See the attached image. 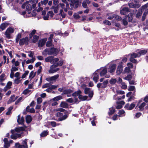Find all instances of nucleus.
I'll use <instances>...</instances> for the list:
<instances>
[{
  "label": "nucleus",
  "mask_w": 148,
  "mask_h": 148,
  "mask_svg": "<svg viewBox=\"0 0 148 148\" xmlns=\"http://www.w3.org/2000/svg\"><path fill=\"white\" fill-rule=\"evenodd\" d=\"M58 52L59 51L57 49L54 47H51L45 49L43 51L42 54L44 56L47 54L49 55H53L54 56H56Z\"/></svg>",
  "instance_id": "obj_1"
},
{
  "label": "nucleus",
  "mask_w": 148,
  "mask_h": 148,
  "mask_svg": "<svg viewBox=\"0 0 148 148\" xmlns=\"http://www.w3.org/2000/svg\"><path fill=\"white\" fill-rule=\"evenodd\" d=\"M57 111H59L61 112H64L65 114L62 117H60L58 118V121H63L66 119L68 117L69 113L68 111L66 110L65 109L62 108H59L57 110Z\"/></svg>",
  "instance_id": "obj_2"
},
{
  "label": "nucleus",
  "mask_w": 148,
  "mask_h": 148,
  "mask_svg": "<svg viewBox=\"0 0 148 148\" xmlns=\"http://www.w3.org/2000/svg\"><path fill=\"white\" fill-rule=\"evenodd\" d=\"M81 2H79V0H71L70 5L71 10L73 8L75 9L77 8L79 6L81 5Z\"/></svg>",
  "instance_id": "obj_3"
},
{
  "label": "nucleus",
  "mask_w": 148,
  "mask_h": 148,
  "mask_svg": "<svg viewBox=\"0 0 148 148\" xmlns=\"http://www.w3.org/2000/svg\"><path fill=\"white\" fill-rule=\"evenodd\" d=\"M14 32V29L12 28L9 27L7 29L5 33V35L6 37L8 39L11 38L12 37L10 36V33H12Z\"/></svg>",
  "instance_id": "obj_4"
},
{
  "label": "nucleus",
  "mask_w": 148,
  "mask_h": 148,
  "mask_svg": "<svg viewBox=\"0 0 148 148\" xmlns=\"http://www.w3.org/2000/svg\"><path fill=\"white\" fill-rule=\"evenodd\" d=\"M19 44L20 46H23L24 45H27L29 44V39L27 36L20 39Z\"/></svg>",
  "instance_id": "obj_5"
},
{
  "label": "nucleus",
  "mask_w": 148,
  "mask_h": 148,
  "mask_svg": "<svg viewBox=\"0 0 148 148\" xmlns=\"http://www.w3.org/2000/svg\"><path fill=\"white\" fill-rule=\"evenodd\" d=\"M123 62H120L119 63L116 70L117 75H119L121 73L123 70Z\"/></svg>",
  "instance_id": "obj_6"
},
{
  "label": "nucleus",
  "mask_w": 148,
  "mask_h": 148,
  "mask_svg": "<svg viewBox=\"0 0 148 148\" xmlns=\"http://www.w3.org/2000/svg\"><path fill=\"white\" fill-rule=\"evenodd\" d=\"M47 38H46L40 40L38 43V45L39 47H43L45 44Z\"/></svg>",
  "instance_id": "obj_7"
},
{
  "label": "nucleus",
  "mask_w": 148,
  "mask_h": 148,
  "mask_svg": "<svg viewBox=\"0 0 148 148\" xmlns=\"http://www.w3.org/2000/svg\"><path fill=\"white\" fill-rule=\"evenodd\" d=\"M135 106V104L134 103H132L129 106V104L128 103L126 104L124 106V108L127 110H132Z\"/></svg>",
  "instance_id": "obj_8"
},
{
  "label": "nucleus",
  "mask_w": 148,
  "mask_h": 148,
  "mask_svg": "<svg viewBox=\"0 0 148 148\" xmlns=\"http://www.w3.org/2000/svg\"><path fill=\"white\" fill-rule=\"evenodd\" d=\"M99 71V69H97L93 73L94 76L93 80L96 83L97 82L99 79V72H98L99 73H97V72H98Z\"/></svg>",
  "instance_id": "obj_9"
},
{
  "label": "nucleus",
  "mask_w": 148,
  "mask_h": 148,
  "mask_svg": "<svg viewBox=\"0 0 148 148\" xmlns=\"http://www.w3.org/2000/svg\"><path fill=\"white\" fill-rule=\"evenodd\" d=\"M129 6L131 8H138L140 7V5L139 3L134 4L132 2L129 4Z\"/></svg>",
  "instance_id": "obj_10"
},
{
  "label": "nucleus",
  "mask_w": 148,
  "mask_h": 148,
  "mask_svg": "<svg viewBox=\"0 0 148 148\" xmlns=\"http://www.w3.org/2000/svg\"><path fill=\"white\" fill-rule=\"evenodd\" d=\"M130 12L129 8L127 7H125L120 10V13L121 14L125 15L127 13Z\"/></svg>",
  "instance_id": "obj_11"
},
{
  "label": "nucleus",
  "mask_w": 148,
  "mask_h": 148,
  "mask_svg": "<svg viewBox=\"0 0 148 148\" xmlns=\"http://www.w3.org/2000/svg\"><path fill=\"white\" fill-rule=\"evenodd\" d=\"M10 24L8 23H1L0 25V29H1L0 31L4 30L6 27L8 25H9Z\"/></svg>",
  "instance_id": "obj_12"
},
{
  "label": "nucleus",
  "mask_w": 148,
  "mask_h": 148,
  "mask_svg": "<svg viewBox=\"0 0 148 148\" xmlns=\"http://www.w3.org/2000/svg\"><path fill=\"white\" fill-rule=\"evenodd\" d=\"M116 66V64H113L111 66H110L109 72L111 73H113L115 70Z\"/></svg>",
  "instance_id": "obj_13"
},
{
  "label": "nucleus",
  "mask_w": 148,
  "mask_h": 148,
  "mask_svg": "<svg viewBox=\"0 0 148 148\" xmlns=\"http://www.w3.org/2000/svg\"><path fill=\"white\" fill-rule=\"evenodd\" d=\"M125 16V18L126 19L128 17V22H131L132 21L133 17V14L132 13H130L128 15H126Z\"/></svg>",
  "instance_id": "obj_14"
},
{
  "label": "nucleus",
  "mask_w": 148,
  "mask_h": 148,
  "mask_svg": "<svg viewBox=\"0 0 148 148\" xmlns=\"http://www.w3.org/2000/svg\"><path fill=\"white\" fill-rule=\"evenodd\" d=\"M147 51H148V50H147L146 49L140 50L138 52V53L139 54V57H140L142 55H145Z\"/></svg>",
  "instance_id": "obj_15"
},
{
  "label": "nucleus",
  "mask_w": 148,
  "mask_h": 148,
  "mask_svg": "<svg viewBox=\"0 0 148 148\" xmlns=\"http://www.w3.org/2000/svg\"><path fill=\"white\" fill-rule=\"evenodd\" d=\"M60 106L61 107L64 108H69V104L64 101H62L61 102Z\"/></svg>",
  "instance_id": "obj_16"
},
{
  "label": "nucleus",
  "mask_w": 148,
  "mask_h": 148,
  "mask_svg": "<svg viewBox=\"0 0 148 148\" xmlns=\"http://www.w3.org/2000/svg\"><path fill=\"white\" fill-rule=\"evenodd\" d=\"M73 92V91L71 89L64 90L63 92L62 93V95H67L68 94H70Z\"/></svg>",
  "instance_id": "obj_17"
},
{
  "label": "nucleus",
  "mask_w": 148,
  "mask_h": 148,
  "mask_svg": "<svg viewBox=\"0 0 148 148\" xmlns=\"http://www.w3.org/2000/svg\"><path fill=\"white\" fill-rule=\"evenodd\" d=\"M108 83V79H106L105 81H104L102 83H98L97 85V86L98 88H100L102 84H104L106 86H107Z\"/></svg>",
  "instance_id": "obj_18"
},
{
  "label": "nucleus",
  "mask_w": 148,
  "mask_h": 148,
  "mask_svg": "<svg viewBox=\"0 0 148 148\" xmlns=\"http://www.w3.org/2000/svg\"><path fill=\"white\" fill-rule=\"evenodd\" d=\"M107 72V69L106 67L104 68L100 73V76L101 77L105 75Z\"/></svg>",
  "instance_id": "obj_19"
},
{
  "label": "nucleus",
  "mask_w": 148,
  "mask_h": 148,
  "mask_svg": "<svg viewBox=\"0 0 148 148\" xmlns=\"http://www.w3.org/2000/svg\"><path fill=\"white\" fill-rule=\"evenodd\" d=\"M82 93V92L81 90H78L77 91L75 92H74L72 94V95L73 97H77L79 96V95H81Z\"/></svg>",
  "instance_id": "obj_20"
},
{
  "label": "nucleus",
  "mask_w": 148,
  "mask_h": 148,
  "mask_svg": "<svg viewBox=\"0 0 148 148\" xmlns=\"http://www.w3.org/2000/svg\"><path fill=\"white\" fill-rule=\"evenodd\" d=\"M15 146L16 148H28V146H25L24 145H21L19 143H16Z\"/></svg>",
  "instance_id": "obj_21"
},
{
  "label": "nucleus",
  "mask_w": 148,
  "mask_h": 148,
  "mask_svg": "<svg viewBox=\"0 0 148 148\" xmlns=\"http://www.w3.org/2000/svg\"><path fill=\"white\" fill-rule=\"evenodd\" d=\"M15 97V96L14 95H12L10 97V98L9 99V100L8 102V103H10L14 101L17 98V97H16V98Z\"/></svg>",
  "instance_id": "obj_22"
},
{
  "label": "nucleus",
  "mask_w": 148,
  "mask_h": 148,
  "mask_svg": "<svg viewBox=\"0 0 148 148\" xmlns=\"http://www.w3.org/2000/svg\"><path fill=\"white\" fill-rule=\"evenodd\" d=\"M26 122L27 123H30L32 121V118L31 116L30 115H27L25 118Z\"/></svg>",
  "instance_id": "obj_23"
},
{
  "label": "nucleus",
  "mask_w": 148,
  "mask_h": 148,
  "mask_svg": "<svg viewBox=\"0 0 148 148\" xmlns=\"http://www.w3.org/2000/svg\"><path fill=\"white\" fill-rule=\"evenodd\" d=\"M25 130L24 128L23 127H16L15 129V131L17 132H20L21 131H23Z\"/></svg>",
  "instance_id": "obj_24"
},
{
  "label": "nucleus",
  "mask_w": 148,
  "mask_h": 148,
  "mask_svg": "<svg viewBox=\"0 0 148 148\" xmlns=\"http://www.w3.org/2000/svg\"><path fill=\"white\" fill-rule=\"evenodd\" d=\"M88 96H82V95H79L78 98L81 101H84L88 99Z\"/></svg>",
  "instance_id": "obj_25"
},
{
  "label": "nucleus",
  "mask_w": 148,
  "mask_h": 148,
  "mask_svg": "<svg viewBox=\"0 0 148 148\" xmlns=\"http://www.w3.org/2000/svg\"><path fill=\"white\" fill-rule=\"evenodd\" d=\"M32 10V6L31 5L28 4L26 6V10L27 11L29 12H28V14H29Z\"/></svg>",
  "instance_id": "obj_26"
},
{
  "label": "nucleus",
  "mask_w": 148,
  "mask_h": 148,
  "mask_svg": "<svg viewBox=\"0 0 148 148\" xmlns=\"http://www.w3.org/2000/svg\"><path fill=\"white\" fill-rule=\"evenodd\" d=\"M49 132L48 130H45L42 132L40 134V136L41 137H45L48 134Z\"/></svg>",
  "instance_id": "obj_27"
},
{
  "label": "nucleus",
  "mask_w": 148,
  "mask_h": 148,
  "mask_svg": "<svg viewBox=\"0 0 148 148\" xmlns=\"http://www.w3.org/2000/svg\"><path fill=\"white\" fill-rule=\"evenodd\" d=\"M146 103L145 102L142 103L139 106V109L138 111H142L144 109V107L146 105Z\"/></svg>",
  "instance_id": "obj_28"
},
{
  "label": "nucleus",
  "mask_w": 148,
  "mask_h": 148,
  "mask_svg": "<svg viewBox=\"0 0 148 148\" xmlns=\"http://www.w3.org/2000/svg\"><path fill=\"white\" fill-rule=\"evenodd\" d=\"M109 111L108 112V114L109 115H110L114 114L115 112V110L112 107L109 108Z\"/></svg>",
  "instance_id": "obj_29"
},
{
  "label": "nucleus",
  "mask_w": 148,
  "mask_h": 148,
  "mask_svg": "<svg viewBox=\"0 0 148 148\" xmlns=\"http://www.w3.org/2000/svg\"><path fill=\"white\" fill-rule=\"evenodd\" d=\"M140 58L139 57V54L137 53H133L131 54V56L130 58Z\"/></svg>",
  "instance_id": "obj_30"
},
{
  "label": "nucleus",
  "mask_w": 148,
  "mask_h": 148,
  "mask_svg": "<svg viewBox=\"0 0 148 148\" xmlns=\"http://www.w3.org/2000/svg\"><path fill=\"white\" fill-rule=\"evenodd\" d=\"M53 57L52 56H49L46 58L45 61L46 62H51L53 60Z\"/></svg>",
  "instance_id": "obj_31"
},
{
  "label": "nucleus",
  "mask_w": 148,
  "mask_h": 148,
  "mask_svg": "<svg viewBox=\"0 0 148 148\" xmlns=\"http://www.w3.org/2000/svg\"><path fill=\"white\" fill-rule=\"evenodd\" d=\"M147 14H148V10L147 11L145 10L142 16L141 19V20L142 21H143L145 20L146 16V15Z\"/></svg>",
  "instance_id": "obj_32"
},
{
  "label": "nucleus",
  "mask_w": 148,
  "mask_h": 148,
  "mask_svg": "<svg viewBox=\"0 0 148 148\" xmlns=\"http://www.w3.org/2000/svg\"><path fill=\"white\" fill-rule=\"evenodd\" d=\"M39 36L37 35H34L33 36V39L32 40L33 43H35L38 41L39 39Z\"/></svg>",
  "instance_id": "obj_33"
},
{
  "label": "nucleus",
  "mask_w": 148,
  "mask_h": 148,
  "mask_svg": "<svg viewBox=\"0 0 148 148\" xmlns=\"http://www.w3.org/2000/svg\"><path fill=\"white\" fill-rule=\"evenodd\" d=\"M36 31L35 29H33L32 31L29 34V37L30 38H31L36 33Z\"/></svg>",
  "instance_id": "obj_34"
},
{
  "label": "nucleus",
  "mask_w": 148,
  "mask_h": 148,
  "mask_svg": "<svg viewBox=\"0 0 148 148\" xmlns=\"http://www.w3.org/2000/svg\"><path fill=\"white\" fill-rule=\"evenodd\" d=\"M147 7H148V2L145 5L142 6L141 8L140 9V11L141 12H142L143 11L144 9H146Z\"/></svg>",
  "instance_id": "obj_35"
},
{
  "label": "nucleus",
  "mask_w": 148,
  "mask_h": 148,
  "mask_svg": "<svg viewBox=\"0 0 148 148\" xmlns=\"http://www.w3.org/2000/svg\"><path fill=\"white\" fill-rule=\"evenodd\" d=\"M117 80L115 78H111L109 81L110 84L112 85L115 84Z\"/></svg>",
  "instance_id": "obj_36"
},
{
  "label": "nucleus",
  "mask_w": 148,
  "mask_h": 148,
  "mask_svg": "<svg viewBox=\"0 0 148 148\" xmlns=\"http://www.w3.org/2000/svg\"><path fill=\"white\" fill-rule=\"evenodd\" d=\"M62 96L60 95H59L57 96L53 99V100L54 101H58L62 99Z\"/></svg>",
  "instance_id": "obj_37"
},
{
  "label": "nucleus",
  "mask_w": 148,
  "mask_h": 148,
  "mask_svg": "<svg viewBox=\"0 0 148 148\" xmlns=\"http://www.w3.org/2000/svg\"><path fill=\"white\" fill-rule=\"evenodd\" d=\"M114 18H115L116 20L118 21H120L122 19L121 16L116 14H114Z\"/></svg>",
  "instance_id": "obj_38"
},
{
  "label": "nucleus",
  "mask_w": 148,
  "mask_h": 148,
  "mask_svg": "<svg viewBox=\"0 0 148 148\" xmlns=\"http://www.w3.org/2000/svg\"><path fill=\"white\" fill-rule=\"evenodd\" d=\"M132 75L131 74H129L126 77H125L124 79L126 80L130 81L132 79Z\"/></svg>",
  "instance_id": "obj_39"
},
{
  "label": "nucleus",
  "mask_w": 148,
  "mask_h": 148,
  "mask_svg": "<svg viewBox=\"0 0 148 148\" xmlns=\"http://www.w3.org/2000/svg\"><path fill=\"white\" fill-rule=\"evenodd\" d=\"M126 19L125 18L123 19L122 20V24L125 27L127 26L128 25V22L126 20Z\"/></svg>",
  "instance_id": "obj_40"
},
{
  "label": "nucleus",
  "mask_w": 148,
  "mask_h": 148,
  "mask_svg": "<svg viewBox=\"0 0 148 148\" xmlns=\"http://www.w3.org/2000/svg\"><path fill=\"white\" fill-rule=\"evenodd\" d=\"M91 91L90 88H86L84 90V93L85 94H88Z\"/></svg>",
  "instance_id": "obj_41"
},
{
  "label": "nucleus",
  "mask_w": 148,
  "mask_h": 148,
  "mask_svg": "<svg viewBox=\"0 0 148 148\" xmlns=\"http://www.w3.org/2000/svg\"><path fill=\"white\" fill-rule=\"evenodd\" d=\"M5 76V75L4 73H2L0 75V82H3L5 79L4 78Z\"/></svg>",
  "instance_id": "obj_42"
},
{
  "label": "nucleus",
  "mask_w": 148,
  "mask_h": 148,
  "mask_svg": "<svg viewBox=\"0 0 148 148\" xmlns=\"http://www.w3.org/2000/svg\"><path fill=\"white\" fill-rule=\"evenodd\" d=\"M59 77V75L58 74L56 75L53 76L51 77L52 80H55L57 79Z\"/></svg>",
  "instance_id": "obj_43"
},
{
  "label": "nucleus",
  "mask_w": 148,
  "mask_h": 148,
  "mask_svg": "<svg viewBox=\"0 0 148 148\" xmlns=\"http://www.w3.org/2000/svg\"><path fill=\"white\" fill-rule=\"evenodd\" d=\"M46 42V46L47 47H50L52 45V41H51L48 40Z\"/></svg>",
  "instance_id": "obj_44"
},
{
  "label": "nucleus",
  "mask_w": 148,
  "mask_h": 148,
  "mask_svg": "<svg viewBox=\"0 0 148 148\" xmlns=\"http://www.w3.org/2000/svg\"><path fill=\"white\" fill-rule=\"evenodd\" d=\"M12 85V82L10 81H9L7 84L6 86V87H7L8 89H10L11 88V86Z\"/></svg>",
  "instance_id": "obj_45"
},
{
  "label": "nucleus",
  "mask_w": 148,
  "mask_h": 148,
  "mask_svg": "<svg viewBox=\"0 0 148 148\" xmlns=\"http://www.w3.org/2000/svg\"><path fill=\"white\" fill-rule=\"evenodd\" d=\"M29 73V71H25V73L23 74L21 77V78L22 79H23L25 78L26 76Z\"/></svg>",
  "instance_id": "obj_46"
},
{
  "label": "nucleus",
  "mask_w": 148,
  "mask_h": 148,
  "mask_svg": "<svg viewBox=\"0 0 148 148\" xmlns=\"http://www.w3.org/2000/svg\"><path fill=\"white\" fill-rule=\"evenodd\" d=\"M19 124H23L24 123V119L23 117H22L20 120H19L18 122Z\"/></svg>",
  "instance_id": "obj_47"
},
{
  "label": "nucleus",
  "mask_w": 148,
  "mask_h": 148,
  "mask_svg": "<svg viewBox=\"0 0 148 148\" xmlns=\"http://www.w3.org/2000/svg\"><path fill=\"white\" fill-rule=\"evenodd\" d=\"M73 16L76 19H78L80 18V16L79 14L76 13H74V14Z\"/></svg>",
  "instance_id": "obj_48"
},
{
  "label": "nucleus",
  "mask_w": 148,
  "mask_h": 148,
  "mask_svg": "<svg viewBox=\"0 0 148 148\" xmlns=\"http://www.w3.org/2000/svg\"><path fill=\"white\" fill-rule=\"evenodd\" d=\"M124 71L125 73H129L131 72V70L129 67H126L125 68Z\"/></svg>",
  "instance_id": "obj_49"
},
{
  "label": "nucleus",
  "mask_w": 148,
  "mask_h": 148,
  "mask_svg": "<svg viewBox=\"0 0 148 148\" xmlns=\"http://www.w3.org/2000/svg\"><path fill=\"white\" fill-rule=\"evenodd\" d=\"M103 23L104 24H105L106 25H108L109 26L111 24L110 22L109 21L107 20H105L103 21Z\"/></svg>",
  "instance_id": "obj_50"
},
{
  "label": "nucleus",
  "mask_w": 148,
  "mask_h": 148,
  "mask_svg": "<svg viewBox=\"0 0 148 148\" xmlns=\"http://www.w3.org/2000/svg\"><path fill=\"white\" fill-rule=\"evenodd\" d=\"M20 77L15 79L14 80V83L16 84H18L20 83V82L21 81L19 79H20Z\"/></svg>",
  "instance_id": "obj_51"
},
{
  "label": "nucleus",
  "mask_w": 148,
  "mask_h": 148,
  "mask_svg": "<svg viewBox=\"0 0 148 148\" xmlns=\"http://www.w3.org/2000/svg\"><path fill=\"white\" fill-rule=\"evenodd\" d=\"M135 89V88L134 86H130L128 89V90L129 91H133Z\"/></svg>",
  "instance_id": "obj_52"
},
{
  "label": "nucleus",
  "mask_w": 148,
  "mask_h": 148,
  "mask_svg": "<svg viewBox=\"0 0 148 148\" xmlns=\"http://www.w3.org/2000/svg\"><path fill=\"white\" fill-rule=\"evenodd\" d=\"M138 12L136 15V17L137 18H139L142 14V12Z\"/></svg>",
  "instance_id": "obj_53"
},
{
  "label": "nucleus",
  "mask_w": 148,
  "mask_h": 148,
  "mask_svg": "<svg viewBox=\"0 0 148 148\" xmlns=\"http://www.w3.org/2000/svg\"><path fill=\"white\" fill-rule=\"evenodd\" d=\"M42 99L41 97H38L37 99V103L38 104H40L42 102Z\"/></svg>",
  "instance_id": "obj_54"
},
{
  "label": "nucleus",
  "mask_w": 148,
  "mask_h": 148,
  "mask_svg": "<svg viewBox=\"0 0 148 148\" xmlns=\"http://www.w3.org/2000/svg\"><path fill=\"white\" fill-rule=\"evenodd\" d=\"M82 5L84 8H88L87 4L86 2L83 1L82 3Z\"/></svg>",
  "instance_id": "obj_55"
},
{
  "label": "nucleus",
  "mask_w": 148,
  "mask_h": 148,
  "mask_svg": "<svg viewBox=\"0 0 148 148\" xmlns=\"http://www.w3.org/2000/svg\"><path fill=\"white\" fill-rule=\"evenodd\" d=\"M130 61L134 64L136 63L137 62V60L134 58H130Z\"/></svg>",
  "instance_id": "obj_56"
},
{
  "label": "nucleus",
  "mask_w": 148,
  "mask_h": 148,
  "mask_svg": "<svg viewBox=\"0 0 148 148\" xmlns=\"http://www.w3.org/2000/svg\"><path fill=\"white\" fill-rule=\"evenodd\" d=\"M10 146V144L9 142L4 143V148H9L8 147Z\"/></svg>",
  "instance_id": "obj_57"
},
{
  "label": "nucleus",
  "mask_w": 148,
  "mask_h": 148,
  "mask_svg": "<svg viewBox=\"0 0 148 148\" xmlns=\"http://www.w3.org/2000/svg\"><path fill=\"white\" fill-rule=\"evenodd\" d=\"M30 91V90H29L28 88H26L23 91V93L25 95H26L29 93Z\"/></svg>",
  "instance_id": "obj_58"
},
{
  "label": "nucleus",
  "mask_w": 148,
  "mask_h": 148,
  "mask_svg": "<svg viewBox=\"0 0 148 148\" xmlns=\"http://www.w3.org/2000/svg\"><path fill=\"white\" fill-rule=\"evenodd\" d=\"M56 116L57 117H62V116H63V114L62 113H61L60 112H57L56 114Z\"/></svg>",
  "instance_id": "obj_59"
},
{
  "label": "nucleus",
  "mask_w": 148,
  "mask_h": 148,
  "mask_svg": "<svg viewBox=\"0 0 148 148\" xmlns=\"http://www.w3.org/2000/svg\"><path fill=\"white\" fill-rule=\"evenodd\" d=\"M22 98L21 97H19L18 100L15 101V104L16 105L18 104V103L22 100Z\"/></svg>",
  "instance_id": "obj_60"
},
{
  "label": "nucleus",
  "mask_w": 148,
  "mask_h": 148,
  "mask_svg": "<svg viewBox=\"0 0 148 148\" xmlns=\"http://www.w3.org/2000/svg\"><path fill=\"white\" fill-rule=\"evenodd\" d=\"M66 101L69 103H72L74 101L73 99L72 98H71L67 99Z\"/></svg>",
  "instance_id": "obj_61"
},
{
  "label": "nucleus",
  "mask_w": 148,
  "mask_h": 148,
  "mask_svg": "<svg viewBox=\"0 0 148 148\" xmlns=\"http://www.w3.org/2000/svg\"><path fill=\"white\" fill-rule=\"evenodd\" d=\"M88 96L90 98H92L93 95L94 93L93 90H91L89 93L88 94Z\"/></svg>",
  "instance_id": "obj_62"
},
{
  "label": "nucleus",
  "mask_w": 148,
  "mask_h": 148,
  "mask_svg": "<svg viewBox=\"0 0 148 148\" xmlns=\"http://www.w3.org/2000/svg\"><path fill=\"white\" fill-rule=\"evenodd\" d=\"M18 70V68L16 67L15 66L12 67L11 71H12L13 72L15 71H16Z\"/></svg>",
  "instance_id": "obj_63"
},
{
  "label": "nucleus",
  "mask_w": 148,
  "mask_h": 148,
  "mask_svg": "<svg viewBox=\"0 0 148 148\" xmlns=\"http://www.w3.org/2000/svg\"><path fill=\"white\" fill-rule=\"evenodd\" d=\"M48 0H44L43 1H41L40 3L42 5H45L48 3Z\"/></svg>",
  "instance_id": "obj_64"
}]
</instances>
